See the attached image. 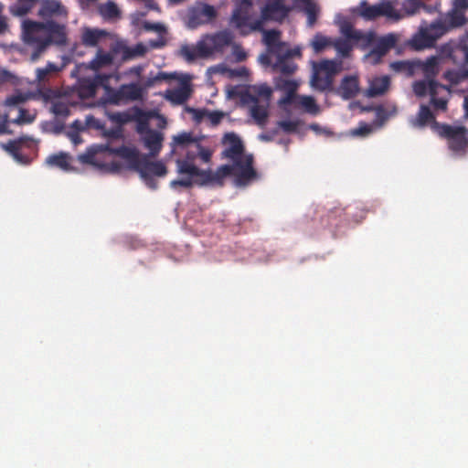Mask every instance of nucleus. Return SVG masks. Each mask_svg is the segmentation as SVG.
Segmentation results:
<instances>
[{
    "label": "nucleus",
    "instance_id": "obj_1",
    "mask_svg": "<svg viewBox=\"0 0 468 468\" xmlns=\"http://www.w3.org/2000/svg\"><path fill=\"white\" fill-rule=\"evenodd\" d=\"M37 15L46 21L25 19L21 26L22 40L31 49L32 61L37 60L51 45L65 46L68 40L66 26L49 19L67 16L68 12L59 1L43 0Z\"/></svg>",
    "mask_w": 468,
    "mask_h": 468
},
{
    "label": "nucleus",
    "instance_id": "obj_2",
    "mask_svg": "<svg viewBox=\"0 0 468 468\" xmlns=\"http://www.w3.org/2000/svg\"><path fill=\"white\" fill-rule=\"evenodd\" d=\"M466 23L467 18L461 10L452 9L430 25L423 21L419 32L410 40V45L416 50L432 48L442 36L453 28L464 26Z\"/></svg>",
    "mask_w": 468,
    "mask_h": 468
},
{
    "label": "nucleus",
    "instance_id": "obj_3",
    "mask_svg": "<svg viewBox=\"0 0 468 468\" xmlns=\"http://www.w3.org/2000/svg\"><path fill=\"white\" fill-rule=\"evenodd\" d=\"M412 89L416 96L424 97L430 95V103L435 111L444 112L447 110L450 89L448 86L439 83L434 80H417L413 83Z\"/></svg>",
    "mask_w": 468,
    "mask_h": 468
},
{
    "label": "nucleus",
    "instance_id": "obj_4",
    "mask_svg": "<svg viewBox=\"0 0 468 468\" xmlns=\"http://www.w3.org/2000/svg\"><path fill=\"white\" fill-rule=\"evenodd\" d=\"M341 69L342 61L340 60L324 59L314 63L311 79L312 86L320 91L331 90L334 78Z\"/></svg>",
    "mask_w": 468,
    "mask_h": 468
},
{
    "label": "nucleus",
    "instance_id": "obj_5",
    "mask_svg": "<svg viewBox=\"0 0 468 468\" xmlns=\"http://www.w3.org/2000/svg\"><path fill=\"white\" fill-rule=\"evenodd\" d=\"M218 16L213 5L197 2L187 8L185 22L188 28L196 29L201 26L212 23Z\"/></svg>",
    "mask_w": 468,
    "mask_h": 468
},
{
    "label": "nucleus",
    "instance_id": "obj_6",
    "mask_svg": "<svg viewBox=\"0 0 468 468\" xmlns=\"http://www.w3.org/2000/svg\"><path fill=\"white\" fill-rule=\"evenodd\" d=\"M198 157L197 148L186 147V156L183 159H177L176 161L177 173L180 175H186V177L175 179L171 182V186L176 188L178 186L190 188L194 185V178L196 174L190 172L191 168H198L195 164V160Z\"/></svg>",
    "mask_w": 468,
    "mask_h": 468
},
{
    "label": "nucleus",
    "instance_id": "obj_7",
    "mask_svg": "<svg viewBox=\"0 0 468 468\" xmlns=\"http://www.w3.org/2000/svg\"><path fill=\"white\" fill-rule=\"evenodd\" d=\"M235 166L231 165H222L213 172L210 169L204 170L200 168H191L190 172L196 174L194 184L198 186L216 185L223 186V181L227 176H232Z\"/></svg>",
    "mask_w": 468,
    "mask_h": 468
},
{
    "label": "nucleus",
    "instance_id": "obj_8",
    "mask_svg": "<svg viewBox=\"0 0 468 468\" xmlns=\"http://www.w3.org/2000/svg\"><path fill=\"white\" fill-rule=\"evenodd\" d=\"M224 150L221 154L223 158L231 160L235 165H239V161L246 155L244 154V144L240 138L235 133H227L222 138Z\"/></svg>",
    "mask_w": 468,
    "mask_h": 468
},
{
    "label": "nucleus",
    "instance_id": "obj_9",
    "mask_svg": "<svg viewBox=\"0 0 468 468\" xmlns=\"http://www.w3.org/2000/svg\"><path fill=\"white\" fill-rule=\"evenodd\" d=\"M239 165H231L235 166L232 176H235L234 183L237 186H245L257 177V172L253 168V156L248 154L243 159L239 161Z\"/></svg>",
    "mask_w": 468,
    "mask_h": 468
},
{
    "label": "nucleus",
    "instance_id": "obj_10",
    "mask_svg": "<svg viewBox=\"0 0 468 468\" xmlns=\"http://www.w3.org/2000/svg\"><path fill=\"white\" fill-rule=\"evenodd\" d=\"M465 133L466 129L463 126L442 124L440 130V134L448 139L449 148L453 152L463 151L467 146Z\"/></svg>",
    "mask_w": 468,
    "mask_h": 468
},
{
    "label": "nucleus",
    "instance_id": "obj_11",
    "mask_svg": "<svg viewBox=\"0 0 468 468\" xmlns=\"http://www.w3.org/2000/svg\"><path fill=\"white\" fill-rule=\"evenodd\" d=\"M286 0H268L261 8L262 20L282 22L292 10L291 6L286 5Z\"/></svg>",
    "mask_w": 468,
    "mask_h": 468
},
{
    "label": "nucleus",
    "instance_id": "obj_12",
    "mask_svg": "<svg viewBox=\"0 0 468 468\" xmlns=\"http://www.w3.org/2000/svg\"><path fill=\"white\" fill-rule=\"evenodd\" d=\"M275 56L277 58L276 62L273 64V69L275 71H279L285 76L294 74L297 69V65L292 60V58L301 56L299 48H286Z\"/></svg>",
    "mask_w": 468,
    "mask_h": 468
},
{
    "label": "nucleus",
    "instance_id": "obj_13",
    "mask_svg": "<svg viewBox=\"0 0 468 468\" xmlns=\"http://www.w3.org/2000/svg\"><path fill=\"white\" fill-rule=\"evenodd\" d=\"M108 152L117 155L126 162V167L138 171L145 155H142L135 147L122 145L120 147H108Z\"/></svg>",
    "mask_w": 468,
    "mask_h": 468
},
{
    "label": "nucleus",
    "instance_id": "obj_14",
    "mask_svg": "<svg viewBox=\"0 0 468 468\" xmlns=\"http://www.w3.org/2000/svg\"><path fill=\"white\" fill-rule=\"evenodd\" d=\"M360 14L364 18L367 20H373L380 16L399 19L402 16L389 2H385L374 5H367L364 4L361 7Z\"/></svg>",
    "mask_w": 468,
    "mask_h": 468
},
{
    "label": "nucleus",
    "instance_id": "obj_15",
    "mask_svg": "<svg viewBox=\"0 0 468 468\" xmlns=\"http://www.w3.org/2000/svg\"><path fill=\"white\" fill-rule=\"evenodd\" d=\"M233 35L229 30L218 31L212 35H207L202 39L205 42L209 56L216 52H222L233 41Z\"/></svg>",
    "mask_w": 468,
    "mask_h": 468
},
{
    "label": "nucleus",
    "instance_id": "obj_16",
    "mask_svg": "<svg viewBox=\"0 0 468 468\" xmlns=\"http://www.w3.org/2000/svg\"><path fill=\"white\" fill-rule=\"evenodd\" d=\"M397 41V36L392 33L380 37L376 35V42H374L372 49L367 54V57L372 58L374 63H378L381 58L396 46Z\"/></svg>",
    "mask_w": 468,
    "mask_h": 468
},
{
    "label": "nucleus",
    "instance_id": "obj_17",
    "mask_svg": "<svg viewBox=\"0 0 468 468\" xmlns=\"http://www.w3.org/2000/svg\"><path fill=\"white\" fill-rule=\"evenodd\" d=\"M243 101L250 104V115L259 125H264L268 119L270 102L261 101L256 95H243Z\"/></svg>",
    "mask_w": 468,
    "mask_h": 468
},
{
    "label": "nucleus",
    "instance_id": "obj_18",
    "mask_svg": "<svg viewBox=\"0 0 468 468\" xmlns=\"http://www.w3.org/2000/svg\"><path fill=\"white\" fill-rule=\"evenodd\" d=\"M281 31L277 29L263 30L262 40L269 53L276 55L288 48L287 44L281 41Z\"/></svg>",
    "mask_w": 468,
    "mask_h": 468
},
{
    "label": "nucleus",
    "instance_id": "obj_19",
    "mask_svg": "<svg viewBox=\"0 0 468 468\" xmlns=\"http://www.w3.org/2000/svg\"><path fill=\"white\" fill-rule=\"evenodd\" d=\"M179 53L187 62L209 57V51L207 49L203 39H200L196 45H183Z\"/></svg>",
    "mask_w": 468,
    "mask_h": 468
},
{
    "label": "nucleus",
    "instance_id": "obj_20",
    "mask_svg": "<svg viewBox=\"0 0 468 468\" xmlns=\"http://www.w3.org/2000/svg\"><path fill=\"white\" fill-rule=\"evenodd\" d=\"M106 78L97 75L94 79H83L77 89V93L80 99H90L96 94L97 88L101 85Z\"/></svg>",
    "mask_w": 468,
    "mask_h": 468
},
{
    "label": "nucleus",
    "instance_id": "obj_21",
    "mask_svg": "<svg viewBox=\"0 0 468 468\" xmlns=\"http://www.w3.org/2000/svg\"><path fill=\"white\" fill-rule=\"evenodd\" d=\"M137 172L144 179H147L148 176H164L166 175L167 169L162 162H152L147 159V156H144Z\"/></svg>",
    "mask_w": 468,
    "mask_h": 468
},
{
    "label": "nucleus",
    "instance_id": "obj_22",
    "mask_svg": "<svg viewBox=\"0 0 468 468\" xmlns=\"http://www.w3.org/2000/svg\"><path fill=\"white\" fill-rule=\"evenodd\" d=\"M31 140L27 136H21L16 140H10L5 144H2V147L8 152L16 161L20 164H28L29 159L27 156L23 155L20 153L21 148L27 144V141Z\"/></svg>",
    "mask_w": 468,
    "mask_h": 468
},
{
    "label": "nucleus",
    "instance_id": "obj_23",
    "mask_svg": "<svg viewBox=\"0 0 468 468\" xmlns=\"http://www.w3.org/2000/svg\"><path fill=\"white\" fill-rule=\"evenodd\" d=\"M192 89L186 82H183L180 87L167 90L165 98L175 105L185 103L191 96Z\"/></svg>",
    "mask_w": 468,
    "mask_h": 468
},
{
    "label": "nucleus",
    "instance_id": "obj_24",
    "mask_svg": "<svg viewBox=\"0 0 468 468\" xmlns=\"http://www.w3.org/2000/svg\"><path fill=\"white\" fill-rule=\"evenodd\" d=\"M115 51L121 54L122 60L127 61L136 58L144 57L147 52V48L143 43H138L133 47H129L126 44L119 43Z\"/></svg>",
    "mask_w": 468,
    "mask_h": 468
},
{
    "label": "nucleus",
    "instance_id": "obj_25",
    "mask_svg": "<svg viewBox=\"0 0 468 468\" xmlns=\"http://www.w3.org/2000/svg\"><path fill=\"white\" fill-rule=\"evenodd\" d=\"M294 5L307 16L309 27L316 23L320 9L314 0H294Z\"/></svg>",
    "mask_w": 468,
    "mask_h": 468
},
{
    "label": "nucleus",
    "instance_id": "obj_26",
    "mask_svg": "<svg viewBox=\"0 0 468 468\" xmlns=\"http://www.w3.org/2000/svg\"><path fill=\"white\" fill-rule=\"evenodd\" d=\"M251 7L242 6L239 1H237V7L233 11L231 16V23L239 29L240 34L242 31H246L249 27V20H250V10Z\"/></svg>",
    "mask_w": 468,
    "mask_h": 468
},
{
    "label": "nucleus",
    "instance_id": "obj_27",
    "mask_svg": "<svg viewBox=\"0 0 468 468\" xmlns=\"http://www.w3.org/2000/svg\"><path fill=\"white\" fill-rule=\"evenodd\" d=\"M359 91L358 80L355 76H346L337 90L343 99L349 100L356 96Z\"/></svg>",
    "mask_w": 468,
    "mask_h": 468
},
{
    "label": "nucleus",
    "instance_id": "obj_28",
    "mask_svg": "<svg viewBox=\"0 0 468 468\" xmlns=\"http://www.w3.org/2000/svg\"><path fill=\"white\" fill-rule=\"evenodd\" d=\"M144 144L149 149L152 156L159 154L162 148L163 135L161 133L154 130L148 131L143 137Z\"/></svg>",
    "mask_w": 468,
    "mask_h": 468
},
{
    "label": "nucleus",
    "instance_id": "obj_29",
    "mask_svg": "<svg viewBox=\"0 0 468 468\" xmlns=\"http://www.w3.org/2000/svg\"><path fill=\"white\" fill-rule=\"evenodd\" d=\"M421 9L429 14L433 11V8L425 5L422 0H404L401 4V12L404 16H413Z\"/></svg>",
    "mask_w": 468,
    "mask_h": 468
},
{
    "label": "nucleus",
    "instance_id": "obj_30",
    "mask_svg": "<svg viewBox=\"0 0 468 468\" xmlns=\"http://www.w3.org/2000/svg\"><path fill=\"white\" fill-rule=\"evenodd\" d=\"M37 0H16L9 5V13L14 16L22 17L31 12Z\"/></svg>",
    "mask_w": 468,
    "mask_h": 468
},
{
    "label": "nucleus",
    "instance_id": "obj_31",
    "mask_svg": "<svg viewBox=\"0 0 468 468\" xmlns=\"http://www.w3.org/2000/svg\"><path fill=\"white\" fill-rule=\"evenodd\" d=\"M389 84L390 80L388 76L375 78L370 82L369 88L367 90V95L369 97L383 95L388 90Z\"/></svg>",
    "mask_w": 468,
    "mask_h": 468
},
{
    "label": "nucleus",
    "instance_id": "obj_32",
    "mask_svg": "<svg viewBox=\"0 0 468 468\" xmlns=\"http://www.w3.org/2000/svg\"><path fill=\"white\" fill-rule=\"evenodd\" d=\"M107 36V32L95 28H85L81 35L82 44L86 47H95L100 40Z\"/></svg>",
    "mask_w": 468,
    "mask_h": 468
},
{
    "label": "nucleus",
    "instance_id": "obj_33",
    "mask_svg": "<svg viewBox=\"0 0 468 468\" xmlns=\"http://www.w3.org/2000/svg\"><path fill=\"white\" fill-rule=\"evenodd\" d=\"M418 66L420 67L426 81L434 80L439 73V58L437 57H431L425 62H419Z\"/></svg>",
    "mask_w": 468,
    "mask_h": 468
},
{
    "label": "nucleus",
    "instance_id": "obj_34",
    "mask_svg": "<svg viewBox=\"0 0 468 468\" xmlns=\"http://www.w3.org/2000/svg\"><path fill=\"white\" fill-rule=\"evenodd\" d=\"M144 90L137 83L122 85L119 89V94L124 96L126 101H138L143 98Z\"/></svg>",
    "mask_w": 468,
    "mask_h": 468
},
{
    "label": "nucleus",
    "instance_id": "obj_35",
    "mask_svg": "<svg viewBox=\"0 0 468 468\" xmlns=\"http://www.w3.org/2000/svg\"><path fill=\"white\" fill-rule=\"evenodd\" d=\"M376 35L377 34L372 31L363 32L358 30L352 39L353 44L361 49H366L372 47L374 42H376Z\"/></svg>",
    "mask_w": 468,
    "mask_h": 468
},
{
    "label": "nucleus",
    "instance_id": "obj_36",
    "mask_svg": "<svg viewBox=\"0 0 468 468\" xmlns=\"http://www.w3.org/2000/svg\"><path fill=\"white\" fill-rule=\"evenodd\" d=\"M443 78L451 84V86H455V85L462 83L464 80H468V70H466V69L447 70L444 72Z\"/></svg>",
    "mask_w": 468,
    "mask_h": 468
},
{
    "label": "nucleus",
    "instance_id": "obj_37",
    "mask_svg": "<svg viewBox=\"0 0 468 468\" xmlns=\"http://www.w3.org/2000/svg\"><path fill=\"white\" fill-rule=\"evenodd\" d=\"M47 163L50 165L59 167L65 171H69L70 169L69 156L65 153L48 156Z\"/></svg>",
    "mask_w": 468,
    "mask_h": 468
},
{
    "label": "nucleus",
    "instance_id": "obj_38",
    "mask_svg": "<svg viewBox=\"0 0 468 468\" xmlns=\"http://www.w3.org/2000/svg\"><path fill=\"white\" fill-rule=\"evenodd\" d=\"M435 120L433 113L427 105H421L418 113V116L413 122L414 126H425L427 123Z\"/></svg>",
    "mask_w": 468,
    "mask_h": 468
},
{
    "label": "nucleus",
    "instance_id": "obj_39",
    "mask_svg": "<svg viewBox=\"0 0 468 468\" xmlns=\"http://www.w3.org/2000/svg\"><path fill=\"white\" fill-rule=\"evenodd\" d=\"M297 104L306 112L315 115L319 112V107L312 96H300L297 98Z\"/></svg>",
    "mask_w": 468,
    "mask_h": 468
},
{
    "label": "nucleus",
    "instance_id": "obj_40",
    "mask_svg": "<svg viewBox=\"0 0 468 468\" xmlns=\"http://www.w3.org/2000/svg\"><path fill=\"white\" fill-rule=\"evenodd\" d=\"M244 95H256L261 101L270 102L271 96V90L266 84L253 86L251 90L245 93Z\"/></svg>",
    "mask_w": 468,
    "mask_h": 468
},
{
    "label": "nucleus",
    "instance_id": "obj_41",
    "mask_svg": "<svg viewBox=\"0 0 468 468\" xmlns=\"http://www.w3.org/2000/svg\"><path fill=\"white\" fill-rule=\"evenodd\" d=\"M416 63L406 61V60H399V61H394L390 64V69L395 72H404L408 76H412L415 71Z\"/></svg>",
    "mask_w": 468,
    "mask_h": 468
},
{
    "label": "nucleus",
    "instance_id": "obj_42",
    "mask_svg": "<svg viewBox=\"0 0 468 468\" xmlns=\"http://www.w3.org/2000/svg\"><path fill=\"white\" fill-rule=\"evenodd\" d=\"M112 62V57L109 53L102 52L101 50L98 51L96 57L90 61V68L94 70H98L99 69L110 65Z\"/></svg>",
    "mask_w": 468,
    "mask_h": 468
},
{
    "label": "nucleus",
    "instance_id": "obj_43",
    "mask_svg": "<svg viewBox=\"0 0 468 468\" xmlns=\"http://www.w3.org/2000/svg\"><path fill=\"white\" fill-rule=\"evenodd\" d=\"M174 143L181 147H194V144H197L198 140L196 139L192 133H181L173 138Z\"/></svg>",
    "mask_w": 468,
    "mask_h": 468
},
{
    "label": "nucleus",
    "instance_id": "obj_44",
    "mask_svg": "<svg viewBox=\"0 0 468 468\" xmlns=\"http://www.w3.org/2000/svg\"><path fill=\"white\" fill-rule=\"evenodd\" d=\"M334 47L336 49L337 53L341 55L343 58H346L349 56L354 44L353 40L348 38H338L335 41Z\"/></svg>",
    "mask_w": 468,
    "mask_h": 468
},
{
    "label": "nucleus",
    "instance_id": "obj_45",
    "mask_svg": "<svg viewBox=\"0 0 468 468\" xmlns=\"http://www.w3.org/2000/svg\"><path fill=\"white\" fill-rule=\"evenodd\" d=\"M100 14L108 19H112L120 16V11L117 5L112 1L103 4L99 8Z\"/></svg>",
    "mask_w": 468,
    "mask_h": 468
},
{
    "label": "nucleus",
    "instance_id": "obj_46",
    "mask_svg": "<svg viewBox=\"0 0 468 468\" xmlns=\"http://www.w3.org/2000/svg\"><path fill=\"white\" fill-rule=\"evenodd\" d=\"M57 71H58V67L52 62H48L46 67L37 69V79L38 81H44L50 73Z\"/></svg>",
    "mask_w": 468,
    "mask_h": 468
},
{
    "label": "nucleus",
    "instance_id": "obj_47",
    "mask_svg": "<svg viewBox=\"0 0 468 468\" xmlns=\"http://www.w3.org/2000/svg\"><path fill=\"white\" fill-rule=\"evenodd\" d=\"M52 112L57 115L63 118H66L69 115L70 110L69 105L66 102H63L61 101H58L52 103Z\"/></svg>",
    "mask_w": 468,
    "mask_h": 468
},
{
    "label": "nucleus",
    "instance_id": "obj_48",
    "mask_svg": "<svg viewBox=\"0 0 468 468\" xmlns=\"http://www.w3.org/2000/svg\"><path fill=\"white\" fill-rule=\"evenodd\" d=\"M358 30L355 29L352 23L348 20H344L340 23V32L345 38L353 39Z\"/></svg>",
    "mask_w": 468,
    "mask_h": 468
},
{
    "label": "nucleus",
    "instance_id": "obj_49",
    "mask_svg": "<svg viewBox=\"0 0 468 468\" xmlns=\"http://www.w3.org/2000/svg\"><path fill=\"white\" fill-rule=\"evenodd\" d=\"M276 86L278 89L284 90L286 93H295L297 90V83L291 80H280Z\"/></svg>",
    "mask_w": 468,
    "mask_h": 468
},
{
    "label": "nucleus",
    "instance_id": "obj_50",
    "mask_svg": "<svg viewBox=\"0 0 468 468\" xmlns=\"http://www.w3.org/2000/svg\"><path fill=\"white\" fill-rule=\"evenodd\" d=\"M329 39L322 35H316L312 41V46L315 52H321L329 46Z\"/></svg>",
    "mask_w": 468,
    "mask_h": 468
},
{
    "label": "nucleus",
    "instance_id": "obj_51",
    "mask_svg": "<svg viewBox=\"0 0 468 468\" xmlns=\"http://www.w3.org/2000/svg\"><path fill=\"white\" fill-rule=\"evenodd\" d=\"M194 147L197 148L198 157L202 160L203 163L210 162L212 157V152L210 149L202 146L199 142L197 144H194Z\"/></svg>",
    "mask_w": 468,
    "mask_h": 468
},
{
    "label": "nucleus",
    "instance_id": "obj_52",
    "mask_svg": "<svg viewBox=\"0 0 468 468\" xmlns=\"http://www.w3.org/2000/svg\"><path fill=\"white\" fill-rule=\"evenodd\" d=\"M175 79H176L175 74H169L166 72H159L153 79L148 80L146 85L148 87H150L155 83L162 82V81H169V80H175Z\"/></svg>",
    "mask_w": 468,
    "mask_h": 468
},
{
    "label": "nucleus",
    "instance_id": "obj_53",
    "mask_svg": "<svg viewBox=\"0 0 468 468\" xmlns=\"http://www.w3.org/2000/svg\"><path fill=\"white\" fill-rule=\"evenodd\" d=\"M111 119L119 124H125L133 120V117L125 112H114L111 115Z\"/></svg>",
    "mask_w": 468,
    "mask_h": 468
},
{
    "label": "nucleus",
    "instance_id": "obj_54",
    "mask_svg": "<svg viewBox=\"0 0 468 468\" xmlns=\"http://www.w3.org/2000/svg\"><path fill=\"white\" fill-rule=\"evenodd\" d=\"M278 126L285 133H291L297 130L298 122L295 121H280Z\"/></svg>",
    "mask_w": 468,
    "mask_h": 468
},
{
    "label": "nucleus",
    "instance_id": "obj_55",
    "mask_svg": "<svg viewBox=\"0 0 468 468\" xmlns=\"http://www.w3.org/2000/svg\"><path fill=\"white\" fill-rule=\"evenodd\" d=\"M186 111L192 113L193 119L197 122H200L205 117H207V114L208 113V111L206 109H194L191 107H186Z\"/></svg>",
    "mask_w": 468,
    "mask_h": 468
},
{
    "label": "nucleus",
    "instance_id": "obj_56",
    "mask_svg": "<svg viewBox=\"0 0 468 468\" xmlns=\"http://www.w3.org/2000/svg\"><path fill=\"white\" fill-rule=\"evenodd\" d=\"M136 131L140 134H146L148 131H153L149 128V123L146 118H139L137 121Z\"/></svg>",
    "mask_w": 468,
    "mask_h": 468
},
{
    "label": "nucleus",
    "instance_id": "obj_57",
    "mask_svg": "<svg viewBox=\"0 0 468 468\" xmlns=\"http://www.w3.org/2000/svg\"><path fill=\"white\" fill-rule=\"evenodd\" d=\"M223 117H224V113L222 112H218V111H214V112L208 111V113L207 114V118H208V120L210 121V122L213 125H218L221 122Z\"/></svg>",
    "mask_w": 468,
    "mask_h": 468
},
{
    "label": "nucleus",
    "instance_id": "obj_58",
    "mask_svg": "<svg viewBox=\"0 0 468 468\" xmlns=\"http://www.w3.org/2000/svg\"><path fill=\"white\" fill-rule=\"evenodd\" d=\"M265 21L266 20H262V18L261 17L259 20H256L252 24H250L248 29L246 31H242V35H248L251 31H256V30H261L263 32L264 29L262 28V26H263V22H265Z\"/></svg>",
    "mask_w": 468,
    "mask_h": 468
},
{
    "label": "nucleus",
    "instance_id": "obj_59",
    "mask_svg": "<svg viewBox=\"0 0 468 468\" xmlns=\"http://www.w3.org/2000/svg\"><path fill=\"white\" fill-rule=\"evenodd\" d=\"M233 55L238 62L244 61L247 58V53L238 45L233 47Z\"/></svg>",
    "mask_w": 468,
    "mask_h": 468
},
{
    "label": "nucleus",
    "instance_id": "obj_60",
    "mask_svg": "<svg viewBox=\"0 0 468 468\" xmlns=\"http://www.w3.org/2000/svg\"><path fill=\"white\" fill-rule=\"evenodd\" d=\"M294 101L297 102V98L295 97V93H286L284 97H282L279 101L280 106L289 105L293 103Z\"/></svg>",
    "mask_w": 468,
    "mask_h": 468
},
{
    "label": "nucleus",
    "instance_id": "obj_61",
    "mask_svg": "<svg viewBox=\"0 0 468 468\" xmlns=\"http://www.w3.org/2000/svg\"><path fill=\"white\" fill-rule=\"evenodd\" d=\"M372 131V128L367 125V124H362L360 125L358 128H356V130H354L353 133L355 135H361V136H365V135H367L368 133H370Z\"/></svg>",
    "mask_w": 468,
    "mask_h": 468
},
{
    "label": "nucleus",
    "instance_id": "obj_62",
    "mask_svg": "<svg viewBox=\"0 0 468 468\" xmlns=\"http://www.w3.org/2000/svg\"><path fill=\"white\" fill-rule=\"evenodd\" d=\"M79 159L84 164H94L95 156L93 154H83L79 156Z\"/></svg>",
    "mask_w": 468,
    "mask_h": 468
},
{
    "label": "nucleus",
    "instance_id": "obj_63",
    "mask_svg": "<svg viewBox=\"0 0 468 468\" xmlns=\"http://www.w3.org/2000/svg\"><path fill=\"white\" fill-rule=\"evenodd\" d=\"M21 101H23V99L20 96L13 95L6 99L5 103L7 105L11 106V105H16V104L20 103Z\"/></svg>",
    "mask_w": 468,
    "mask_h": 468
},
{
    "label": "nucleus",
    "instance_id": "obj_64",
    "mask_svg": "<svg viewBox=\"0 0 468 468\" xmlns=\"http://www.w3.org/2000/svg\"><path fill=\"white\" fill-rule=\"evenodd\" d=\"M126 101V99L124 98V96H121L119 94V90H116L112 96H111V101L115 103V104H119L121 103L122 101Z\"/></svg>",
    "mask_w": 468,
    "mask_h": 468
}]
</instances>
